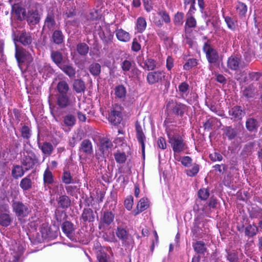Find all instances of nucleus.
<instances>
[{
  "instance_id": "338daca9",
  "label": "nucleus",
  "mask_w": 262,
  "mask_h": 262,
  "mask_svg": "<svg viewBox=\"0 0 262 262\" xmlns=\"http://www.w3.org/2000/svg\"><path fill=\"white\" fill-rule=\"evenodd\" d=\"M192 159L190 157L185 156L183 157L181 163L185 167H189L191 165Z\"/></svg>"
},
{
  "instance_id": "f257e3e1",
  "label": "nucleus",
  "mask_w": 262,
  "mask_h": 262,
  "mask_svg": "<svg viewBox=\"0 0 262 262\" xmlns=\"http://www.w3.org/2000/svg\"><path fill=\"white\" fill-rule=\"evenodd\" d=\"M58 94L56 95L57 104L61 108H64L71 105L72 102L70 98V86L65 80L59 81L56 86Z\"/></svg>"
},
{
  "instance_id": "7c9ffc66",
  "label": "nucleus",
  "mask_w": 262,
  "mask_h": 262,
  "mask_svg": "<svg viewBox=\"0 0 262 262\" xmlns=\"http://www.w3.org/2000/svg\"><path fill=\"white\" fill-rule=\"evenodd\" d=\"M114 215L111 211L104 212L102 217L101 218V222L104 224L109 225L114 221Z\"/></svg>"
},
{
  "instance_id": "72a5a7b5",
  "label": "nucleus",
  "mask_w": 262,
  "mask_h": 262,
  "mask_svg": "<svg viewBox=\"0 0 262 262\" xmlns=\"http://www.w3.org/2000/svg\"><path fill=\"white\" fill-rule=\"evenodd\" d=\"M117 236L123 242H125L129 237V234L127 231L123 228L118 227L116 232Z\"/></svg>"
},
{
  "instance_id": "9b49d317",
  "label": "nucleus",
  "mask_w": 262,
  "mask_h": 262,
  "mask_svg": "<svg viewBox=\"0 0 262 262\" xmlns=\"http://www.w3.org/2000/svg\"><path fill=\"white\" fill-rule=\"evenodd\" d=\"M169 139L174 152H180L185 149V144L181 137L174 135L169 137Z\"/></svg>"
},
{
  "instance_id": "f03ea898",
  "label": "nucleus",
  "mask_w": 262,
  "mask_h": 262,
  "mask_svg": "<svg viewBox=\"0 0 262 262\" xmlns=\"http://www.w3.org/2000/svg\"><path fill=\"white\" fill-rule=\"evenodd\" d=\"M15 57L20 69L24 63L30 64L33 60L31 54L25 49L15 43Z\"/></svg>"
},
{
  "instance_id": "473e14b6",
  "label": "nucleus",
  "mask_w": 262,
  "mask_h": 262,
  "mask_svg": "<svg viewBox=\"0 0 262 262\" xmlns=\"http://www.w3.org/2000/svg\"><path fill=\"white\" fill-rule=\"evenodd\" d=\"M193 248L194 251L199 254H204L207 250L205 244L202 241L196 242L193 245Z\"/></svg>"
},
{
  "instance_id": "412c9836",
  "label": "nucleus",
  "mask_w": 262,
  "mask_h": 262,
  "mask_svg": "<svg viewBox=\"0 0 262 262\" xmlns=\"http://www.w3.org/2000/svg\"><path fill=\"white\" fill-rule=\"evenodd\" d=\"M52 61L59 68L63 64V57L61 52L58 51H52L51 53Z\"/></svg>"
},
{
  "instance_id": "7ed1b4c3",
  "label": "nucleus",
  "mask_w": 262,
  "mask_h": 262,
  "mask_svg": "<svg viewBox=\"0 0 262 262\" xmlns=\"http://www.w3.org/2000/svg\"><path fill=\"white\" fill-rule=\"evenodd\" d=\"M39 163V160L35 154L31 150H28L24 154L21 164L26 171L34 168Z\"/></svg>"
},
{
  "instance_id": "c756f323",
  "label": "nucleus",
  "mask_w": 262,
  "mask_h": 262,
  "mask_svg": "<svg viewBox=\"0 0 262 262\" xmlns=\"http://www.w3.org/2000/svg\"><path fill=\"white\" fill-rule=\"evenodd\" d=\"M52 40L54 43L59 45L63 41V35L62 32L60 30H55L53 32L52 35Z\"/></svg>"
},
{
  "instance_id": "a19ab883",
  "label": "nucleus",
  "mask_w": 262,
  "mask_h": 262,
  "mask_svg": "<svg viewBox=\"0 0 262 262\" xmlns=\"http://www.w3.org/2000/svg\"><path fill=\"white\" fill-rule=\"evenodd\" d=\"M136 27L139 32L141 33L145 30L146 27V22L144 18L140 17L137 19Z\"/></svg>"
},
{
  "instance_id": "a18cd8bd",
  "label": "nucleus",
  "mask_w": 262,
  "mask_h": 262,
  "mask_svg": "<svg viewBox=\"0 0 262 262\" xmlns=\"http://www.w3.org/2000/svg\"><path fill=\"white\" fill-rule=\"evenodd\" d=\"M21 136L27 140H29L31 137V133L30 128L26 125H24L20 129Z\"/></svg>"
},
{
  "instance_id": "4be33fe9",
  "label": "nucleus",
  "mask_w": 262,
  "mask_h": 262,
  "mask_svg": "<svg viewBox=\"0 0 262 262\" xmlns=\"http://www.w3.org/2000/svg\"><path fill=\"white\" fill-rule=\"evenodd\" d=\"M240 61V58L235 56H231L228 59L227 66L232 70H237L239 68Z\"/></svg>"
},
{
  "instance_id": "49530a36",
  "label": "nucleus",
  "mask_w": 262,
  "mask_h": 262,
  "mask_svg": "<svg viewBox=\"0 0 262 262\" xmlns=\"http://www.w3.org/2000/svg\"><path fill=\"white\" fill-rule=\"evenodd\" d=\"M243 95L248 98H252L254 96V89L253 85L251 84L246 87L243 91Z\"/></svg>"
},
{
  "instance_id": "09e8293b",
  "label": "nucleus",
  "mask_w": 262,
  "mask_h": 262,
  "mask_svg": "<svg viewBox=\"0 0 262 262\" xmlns=\"http://www.w3.org/2000/svg\"><path fill=\"white\" fill-rule=\"evenodd\" d=\"M75 118L72 115H68L64 117L63 122L66 125L72 126L75 123Z\"/></svg>"
},
{
  "instance_id": "e433bc0d",
  "label": "nucleus",
  "mask_w": 262,
  "mask_h": 262,
  "mask_svg": "<svg viewBox=\"0 0 262 262\" xmlns=\"http://www.w3.org/2000/svg\"><path fill=\"white\" fill-rule=\"evenodd\" d=\"M100 36L106 43H111L113 38V35L107 29H106L105 31H103L100 34Z\"/></svg>"
},
{
  "instance_id": "5fc2aeb1",
  "label": "nucleus",
  "mask_w": 262,
  "mask_h": 262,
  "mask_svg": "<svg viewBox=\"0 0 262 262\" xmlns=\"http://www.w3.org/2000/svg\"><path fill=\"white\" fill-rule=\"evenodd\" d=\"M114 157L117 162L119 163H124L126 161V155L124 152H117Z\"/></svg>"
},
{
  "instance_id": "f8f14e48",
  "label": "nucleus",
  "mask_w": 262,
  "mask_h": 262,
  "mask_svg": "<svg viewBox=\"0 0 262 262\" xmlns=\"http://www.w3.org/2000/svg\"><path fill=\"white\" fill-rule=\"evenodd\" d=\"M135 128L136 137L138 142L141 144L142 151V154L144 155L145 152L144 141L146 140V137L138 121H136L135 122Z\"/></svg>"
},
{
  "instance_id": "a878e982",
  "label": "nucleus",
  "mask_w": 262,
  "mask_h": 262,
  "mask_svg": "<svg viewBox=\"0 0 262 262\" xmlns=\"http://www.w3.org/2000/svg\"><path fill=\"white\" fill-rule=\"evenodd\" d=\"M258 126V122L256 119L250 118L247 120L246 127L249 132L256 131Z\"/></svg>"
},
{
  "instance_id": "5701e85b",
  "label": "nucleus",
  "mask_w": 262,
  "mask_h": 262,
  "mask_svg": "<svg viewBox=\"0 0 262 262\" xmlns=\"http://www.w3.org/2000/svg\"><path fill=\"white\" fill-rule=\"evenodd\" d=\"M73 88L77 93H83L86 87L84 81L81 79H75L73 84Z\"/></svg>"
},
{
  "instance_id": "a211bd4d",
  "label": "nucleus",
  "mask_w": 262,
  "mask_h": 262,
  "mask_svg": "<svg viewBox=\"0 0 262 262\" xmlns=\"http://www.w3.org/2000/svg\"><path fill=\"white\" fill-rule=\"evenodd\" d=\"M79 151L86 155L92 154L93 151L92 144L90 140L89 139L83 140L80 144Z\"/></svg>"
},
{
  "instance_id": "f3484780",
  "label": "nucleus",
  "mask_w": 262,
  "mask_h": 262,
  "mask_svg": "<svg viewBox=\"0 0 262 262\" xmlns=\"http://www.w3.org/2000/svg\"><path fill=\"white\" fill-rule=\"evenodd\" d=\"M112 147L113 143L110 139L105 138L101 139L100 150L104 156L108 155Z\"/></svg>"
},
{
  "instance_id": "bb28decb",
  "label": "nucleus",
  "mask_w": 262,
  "mask_h": 262,
  "mask_svg": "<svg viewBox=\"0 0 262 262\" xmlns=\"http://www.w3.org/2000/svg\"><path fill=\"white\" fill-rule=\"evenodd\" d=\"M258 232V227L254 224H249L245 229V234L248 237H252Z\"/></svg>"
},
{
  "instance_id": "052dcab7",
  "label": "nucleus",
  "mask_w": 262,
  "mask_h": 262,
  "mask_svg": "<svg viewBox=\"0 0 262 262\" xmlns=\"http://www.w3.org/2000/svg\"><path fill=\"white\" fill-rule=\"evenodd\" d=\"M124 204L125 208L128 210H130L132 208L133 205V197L132 196H129L124 201Z\"/></svg>"
},
{
  "instance_id": "9d476101",
  "label": "nucleus",
  "mask_w": 262,
  "mask_h": 262,
  "mask_svg": "<svg viewBox=\"0 0 262 262\" xmlns=\"http://www.w3.org/2000/svg\"><path fill=\"white\" fill-rule=\"evenodd\" d=\"M108 119L110 122L115 125L120 123L122 118L120 107L119 105L115 104L113 106L111 111L109 114Z\"/></svg>"
},
{
  "instance_id": "20e7f679",
  "label": "nucleus",
  "mask_w": 262,
  "mask_h": 262,
  "mask_svg": "<svg viewBox=\"0 0 262 262\" xmlns=\"http://www.w3.org/2000/svg\"><path fill=\"white\" fill-rule=\"evenodd\" d=\"M12 207L13 212L18 219L27 216L31 212L29 205L20 201H13Z\"/></svg>"
},
{
  "instance_id": "393cba45",
  "label": "nucleus",
  "mask_w": 262,
  "mask_h": 262,
  "mask_svg": "<svg viewBox=\"0 0 262 262\" xmlns=\"http://www.w3.org/2000/svg\"><path fill=\"white\" fill-rule=\"evenodd\" d=\"M25 171V168H23V165H13L12 169V176L13 178L17 179L18 178H20L24 175Z\"/></svg>"
},
{
  "instance_id": "1a4fd4ad",
  "label": "nucleus",
  "mask_w": 262,
  "mask_h": 262,
  "mask_svg": "<svg viewBox=\"0 0 262 262\" xmlns=\"http://www.w3.org/2000/svg\"><path fill=\"white\" fill-rule=\"evenodd\" d=\"M204 52L206 53V57L211 63L216 62L219 59V55L217 51L213 48L208 40L205 42L203 48Z\"/></svg>"
},
{
  "instance_id": "2eb2a0df",
  "label": "nucleus",
  "mask_w": 262,
  "mask_h": 262,
  "mask_svg": "<svg viewBox=\"0 0 262 262\" xmlns=\"http://www.w3.org/2000/svg\"><path fill=\"white\" fill-rule=\"evenodd\" d=\"M97 212H94L91 208H84L81 216V219L84 223L93 222L95 220V214Z\"/></svg>"
},
{
  "instance_id": "864d4df0",
  "label": "nucleus",
  "mask_w": 262,
  "mask_h": 262,
  "mask_svg": "<svg viewBox=\"0 0 262 262\" xmlns=\"http://www.w3.org/2000/svg\"><path fill=\"white\" fill-rule=\"evenodd\" d=\"M199 170V165L197 164H194L191 169L186 170V173L188 176L194 177L198 173Z\"/></svg>"
},
{
  "instance_id": "bf43d9fd",
  "label": "nucleus",
  "mask_w": 262,
  "mask_h": 262,
  "mask_svg": "<svg viewBox=\"0 0 262 262\" xmlns=\"http://www.w3.org/2000/svg\"><path fill=\"white\" fill-rule=\"evenodd\" d=\"M196 20L194 18L191 16L188 17L186 21L185 27L189 28H194L196 27Z\"/></svg>"
},
{
  "instance_id": "e2e57ef3",
  "label": "nucleus",
  "mask_w": 262,
  "mask_h": 262,
  "mask_svg": "<svg viewBox=\"0 0 262 262\" xmlns=\"http://www.w3.org/2000/svg\"><path fill=\"white\" fill-rule=\"evenodd\" d=\"M209 158L212 161H221L223 159L222 156L218 152H213L210 154Z\"/></svg>"
},
{
  "instance_id": "aec40b11",
  "label": "nucleus",
  "mask_w": 262,
  "mask_h": 262,
  "mask_svg": "<svg viewBox=\"0 0 262 262\" xmlns=\"http://www.w3.org/2000/svg\"><path fill=\"white\" fill-rule=\"evenodd\" d=\"M56 26L55 15L52 11L48 12L45 20V26L50 30H53Z\"/></svg>"
},
{
  "instance_id": "8fccbe9b",
  "label": "nucleus",
  "mask_w": 262,
  "mask_h": 262,
  "mask_svg": "<svg viewBox=\"0 0 262 262\" xmlns=\"http://www.w3.org/2000/svg\"><path fill=\"white\" fill-rule=\"evenodd\" d=\"M198 64L197 60L195 58L189 59L184 64L183 68L186 70H189L192 67L196 66Z\"/></svg>"
},
{
  "instance_id": "4d7b16f0",
  "label": "nucleus",
  "mask_w": 262,
  "mask_h": 262,
  "mask_svg": "<svg viewBox=\"0 0 262 262\" xmlns=\"http://www.w3.org/2000/svg\"><path fill=\"white\" fill-rule=\"evenodd\" d=\"M133 62L128 60H124L121 63V68L124 72H128L132 67Z\"/></svg>"
},
{
  "instance_id": "79ce46f5",
  "label": "nucleus",
  "mask_w": 262,
  "mask_h": 262,
  "mask_svg": "<svg viewBox=\"0 0 262 262\" xmlns=\"http://www.w3.org/2000/svg\"><path fill=\"white\" fill-rule=\"evenodd\" d=\"M115 95L120 99L124 98L126 95V91L125 88L122 85H120L115 88Z\"/></svg>"
},
{
  "instance_id": "c03bdc74",
  "label": "nucleus",
  "mask_w": 262,
  "mask_h": 262,
  "mask_svg": "<svg viewBox=\"0 0 262 262\" xmlns=\"http://www.w3.org/2000/svg\"><path fill=\"white\" fill-rule=\"evenodd\" d=\"M156 67V61L152 59H147L144 62L143 68L148 71H152Z\"/></svg>"
},
{
  "instance_id": "4c0bfd02",
  "label": "nucleus",
  "mask_w": 262,
  "mask_h": 262,
  "mask_svg": "<svg viewBox=\"0 0 262 262\" xmlns=\"http://www.w3.org/2000/svg\"><path fill=\"white\" fill-rule=\"evenodd\" d=\"M32 181L29 177L23 179L20 182V187L23 190H28L32 187Z\"/></svg>"
},
{
  "instance_id": "0eeeda50",
  "label": "nucleus",
  "mask_w": 262,
  "mask_h": 262,
  "mask_svg": "<svg viewBox=\"0 0 262 262\" xmlns=\"http://www.w3.org/2000/svg\"><path fill=\"white\" fill-rule=\"evenodd\" d=\"M41 236L45 239H54L57 236V228L54 225L49 226L47 224H43L40 230Z\"/></svg>"
},
{
  "instance_id": "6e6d98bb",
  "label": "nucleus",
  "mask_w": 262,
  "mask_h": 262,
  "mask_svg": "<svg viewBox=\"0 0 262 262\" xmlns=\"http://www.w3.org/2000/svg\"><path fill=\"white\" fill-rule=\"evenodd\" d=\"M209 196V190L207 189H201L198 191V196L202 200H206Z\"/></svg>"
},
{
  "instance_id": "13d9d810",
  "label": "nucleus",
  "mask_w": 262,
  "mask_h": 262,
  "mask_svg": "<svg viewBox=\"0 0 262 262\" xmlns=\"http://www.w3.org/2000/svg\"><path fill=\"white\" fill-rule=\"evenodd\" d=\"M62 180L66 184H70L72 181V177L71 173L69 172L64 171L62 177Z\"/></svg>"
},
{
  "instance_id": "ddd939ff",
  "label": "nucleus",
  "mask_w": 262,
  "mask_h": 262,
  "mask_svg": "<svg viewBox=\"0 0 262 262\" xmlns=\"http://www.w3.org/2000/svg\"><path fill=\"white\" fill-rule=\"evenodd\" d=\"M26 19L30 26H35L38 24L40 20V16L37 10H31L28 12L26 15Z\"/></svg>"
},
{
  "instance_id": "6e6552de",
  "label": "nucleus",
  "mask_w": 262,
  "mask_h": 262,
  "mask_svg": "<svg viewBox=\"0 0 262 262\" xmlns=\"http://www.w3.org/2000/svg\"><path fill=\"white\" fill-rule=\"evenodd\" d=\"M33 40L32 33L25 30L19 32L14 39V41L19 42L24 47H28L32 45Z\"/></svg>"
},
{
  "instance_id": "de8ad7c7",
  "label": "nucleus",
  "mask_w": 262,
  "mask_h": 262,
  "mask_svg": "<svg viewBox=\"0 0 262 262\" xmlns=\"http://www.w3.org/2000/svg\"><path fill=\"white\" fill-rule=\"evenodd\" d=\"M43 181L45 184H51L53 182V177L52 172L49 168H47L43 174Z\"/></svg>"
},
{
  "instance_id": "37998d69",
  "label": "nucleus",
  "mask_w": 262,
  "mask_h": 262,
  "mask_svg": "<svg viewBox=\"0 0 262 262\" xmlns=\"http://www.w3.org/2000/svg\"><path fill=\"white\" fill-rule=\"evenodd\" d=\"M148 206V202L147 201V199H145L144 198L141 199L138 203L137 208L138 211L136 213V214L145 210Z\"/></svg>"
},
{
  "instance_id": "423d86ee",
  "label": "nucleus",
  "mask_w": 262,
  "mask_h": 262,
  "mask_svg": "<svg viewBox=\"0 0 262 262\" xmlns=\"http://www.w3.org/2000/svg\"><path fill=\"white\" fill-rule=\"evenodd\" d=\"M165 73L162 71L150 72L147 75V81L149 85L162 83L165 80Z\"/></svg>"
},
{
  "instance_id": "f704fd0d",
  "label": "nucleus",
  "mask_w": 262,
  "mask_h": 262,
  "mask_svg": "<svg viewBox=\"0 0 262 262\" xmlns=\"http://www.w3.org/2000/svg\"><path fill=\"white\" fill-rule=\"evenodd\" d=\"M12 222L10 215L8 213L0 214V225L3 227L9 226Z\"/></svg>"
},
{
  "instance_id": "603ef678",
  "label": "nucleus",
  "mask_w": 262,
  "mask_h": 262,
  "mask_svg": "<svg viewBox=\"0 0 262 262\" xmlns=\"http://www.w3.org/2000/svg\"><path fill=\"white\" fill-rule=\"evenodd\" d=\"M184 14L182 12H177L174 15V23L176 25H181L183 22Z\"/></svg>"
},
{
  "instance_id": "680f3d73",
  "label": "nucleus",
  "mask_w": 262,
  "mask_h": 262,
  "mask_svg": "<svg viewBox=\"0 0 262 262\" xmlns=\"http://www.w3.org/2000/svg\"><path fill=\"white\" fill-rule=\"evenodd\" d=\"M141 49V45L137 38H134L132 42V50L134 52H138Z\"/></svg>"
},
{
  "instance_id": "6ab92c4d",
  "label": "nucleus",
  "mask_w": 262,
  "mask_h": 262,
  "mask_svg": "<svg viewBox=\"0 0 262 262\" xmlns=\"http://www.w3.org/2000/svg\"><path fill=\"white\" fill-rule=\"evenodd\" d=\"M61 228L63 232L69 238H73L75 229L73 223L69 221H65L62 223Z\"/></svg>"
},
{
  "instance_id": "c85d7f7f",
  "label": "nucleus",
  "mask_w": 262,
  "mask_h": 262,
  "mask_svg": "<svg viewBox=\"0 0 262 262\" xmlns=\"http://www.w3.org/2000/svg\"><path fill=\"white\" fill-rule=\"evenodd\" d=\"M90 48L84 42L79 43L76 46V51L81 56H86L89 53Z\"/></svg>"
},
{
  "instance_id": "0e129e2a",
  "label": "nucleus",
  "mask_w": 262,
  "mask_h": 262,
  "mask_svg": "<svg viewBox=\"0 0 262 262\" xmlns=\"http://www.w3.org/2000/svg\"><path fill=\"white\" fill-rule=\"evenodd\" d=\"M189 86L186 82L181 83L179 86V90L181 93H185L188 90Z\"/></svg>"
},
{
  "instance_id": "dca6fc26",
  "label": "nucleus",
  "mask_w": 262,
  "mask_h": 262,
  "mask_svg": "<svg viewBox=\"0 0 262 262\" xmlns=\"http://www.w3.org/2000/svg\"><path fill=\"white\" fill-rule=\"evenodd\" d=\"M245 114V111L242 110L240 106H235L229 111V114L232 116L231 119L239 120L242 119Z\"/></svg>"
},
{
  "instance_id": "ea45409f",
  "label": "nucleus",
  "mask_w": 262,
  "mask_h": 262,
  "mask_svg": "<svg viewBox=\"0 0 262 262\" xmlns=\"http://www.w3.org/2000/svg\"><path fill=\"white\" fill-rule=\"evenodd\" d=\"M236 12L240 17H244L247 11L246 5L241 2H238L236 5Z\"/></svg>"
},
{
  "instance_id": "3c124183",
  "label": "nucleus",
  "mask_w": 262,
  "mask_h": 262,
  "mask_svg": "<svg viewBox=\"0 0 262 262\" xmlns=\"http://www.w3.org/2000/svg\"><path fill=\"white\" fill-rule=\"evenodd\" d=\"M225 134L229 140H232L236 137V132L231 127L228 126L226 128Z\"/></svg>"
},
{
  "instance_id": "cd10ccee",
  "label": "nucleus",
  "mask_w": 262,
  "mask_h": 262,
  "mask_svg": "<svg viewBox=\"0 0 262 262\" xmlns=\"http://www.w3.org/2000/svg\"><path fill=\"white\" fill-rule=\"evenodd\" d=\"M13 10L15 14L17 15L18 20L22 21L25 19L27 14L25 8L17 5L13 7Z\"/></svg>"
},
{
  "instance_id": "58836bf2",
  "label": "nucleus",
  "mask_w": 262,
  "mask_h": 262,
  "mask_svg": "<svg viewBox=\"0 0 262 262\" xmlns=\"http://www.w3.org/2000/svg\"><path fill=\"white\" fill-rule=\"evenodd\" d=\"M40 149L45 155L50 156L53 151L54 147L51 143L45 142L43 143Z\"/></svg>"
},
{
  "instance_id": "4468645a",
  "label": "nucleus",
  "mask_w": 262,
  "mask_h": 262,
  "mask_svg": "<svg viewBox=\"0 0 262 262\" xmlns=\"http://www.w3.org/2000/svg\"><path fill=\"white\" fill-rule=\"evenodd\" d=\"M59 68L69 78H73L75 77L76 74V69L72 63H70L69 62L66 63V62L63 61V64Z\"/></svg>"
},
{
  "instance_id": "69168bd1",
  "label": "nucleus",
  "mask_w": 262,
  "mask_h": 262,
  "mask_svg": "<svg viewBox=\"0 0 262 262\" xmlns=\"http://www.w3.org/2000/svg\"><path fill=\"white\" fill-rule=\"evenodd\" d=\"M227 257L230 262H237L238 261L237 255L234 252H228Z\"/></svg>"
},
{
  "instance_id": "39448f33",
  "label": "nucleus",
  "mask_w": 262,
  "mask_h": 262,
  "mask_svg": "<svg viewBox=\"0 0 262 262\" xmlns=\"http://www.w3.org/2000/svg\"><path fill=\"white\" fill-rule=\"evenodd\" d=\"M166 106L172 114L181 117L183 116L187 108V106L186 105L181 103H178L173 100L169 101Z\"/></svg>"
},
{
  "instance_id": "2f4dec72",
  "label": "nucleus",
  "mask_w": 262,
  "mask_h": 262,
  "mask_svg": "<svg viewBox=\"0 0 262 262\" xmlns=\"http://www.w3.org/2000/svg\"><path fill=\"white\" fill-rule=\"evenodd\" d=\"M101 67L98 63L93 62L89 67L90 73L94 76H99L101 72Z\"/></svg>"
},
{
  "instance_id": "b1692460",
  "label": "nucleus",
  "mask_w": 262,
  "mask_h": 262,
  "mask_svg": "<svg viewBox=\"0 0 262 262\" xmlns=\"http://www.w3.org/2000/svg\"><path fill=\"white\" fill-rule=\"evenodd\" d=\"M59 206L62 208H68L71 206V201L69 196L66 195L60 196L57 200Z\"/></svg>"
},
{
  "instance_id": "c9c22d12",
  "label": "nucleus",
  "mask_w": 262,
  "mask_h": 262,
  "mask_svg": "<svg viewBox=\"0 0 262 262\" xmlns=\"http://www.w3.org/2000/svg\"><path fill=\"white\" fill-rule=\"evenodd\" d=\"M116 36L119 40L124 42L128 41L130 38L129 33L122 29L116 31Z\"/></svg>"
},
{
  "instance_id": "774afa93",
  "label": "nucleus",
  "mask_w": 262,
  "mask_h": 262,
  "mask_svg": "<svg viewBox=\"0 0 262 262\" xmlns=\"http://www.w3.org/2000/svg\"><path fill=\"white\" fill-rule=\"evenodd\" d=\"M97 259L99 260V262H107V255L106 253L104 252H100V253L97 254Z\"/></svg>"
}]
</instances>
